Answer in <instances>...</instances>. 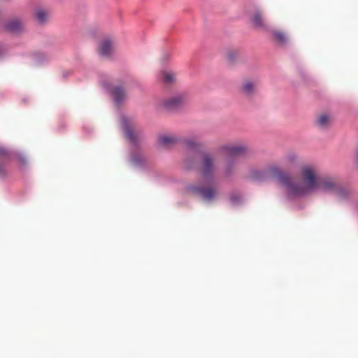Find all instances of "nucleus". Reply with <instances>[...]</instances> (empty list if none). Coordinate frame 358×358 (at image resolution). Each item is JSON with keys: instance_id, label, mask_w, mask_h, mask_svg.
<instances>
[{"instance_id": "4468645a", "label": "nucleus", "mask_w": 358, "mask_h": 358, "mask_svg": "<svg viewBox=\"0 0 358 358\" xmlns=\"http://www.w3.org/2000/svg\"><path fill=\"white\" fill-rule=\"evenodd\" d=\"M6 29L12 32H18L22 29V24L18 20H13L6 24Z\"/></svg>"}, {"instance_id": "6e6552de", "label": "nucleus", "mask_w": 358, "mask_h": 358, "mask_svg": "<svg viewBox=\"0 0 358 358\" xmlns=\"http://www.w3.org/2000/svg\"><path fill=\"white\" fill-rule=\"evenodd\" d=\"M299 164V158L294 154H289L287 155L282 161L281 166L283 169L280 168L282 171L286 172L291 171L294 169H295Z\"/></svg>"}, {"instance_id": "1a4fd4ad", "label": "nucleus", "mask_w": 358, "mask_h": 358, "mask_svg": "<svg viewBox=\"0 0 358 358\" xmlns=\"http://www.w3.org/2000/svg\"><path fill=\"white\" fill-rule=\"evenodd\" d=\"M122 126L124 130L127 138L132 143H136L139 138V134L136 133L129 125L127 119L123 117L121 120Z\"/></svg>"}, {"instance_id": "0eeeda50", "label": "nucleus", "mask_w": 358, "mask_h": 358, "mask_svg": "<svg viewBox=\"0 0 358 358\" xmlns=\"http://www.w3.org/2000/svg\"><path fill=\"white\" fill-rule=\"evenodd\" d=\"M187 100V96L185 94L176 95L164 101V106L167 109H174L185 103Z\"/></svg>"}, {"instance_id": "9b49d317", "label": "nucleus", "mask_w": 358, "mask_h": 358, "mask_svg": "<svg viewBox=\"0 0 358 358\" xmlns=\"http://www.w3.org/2000/svg\"><path fill=\"white\" fill-rule=\"evenodd\" d=\"M271 35L273 40L280 45H285L288 41L287 35L280 30H273Z\"/></svg>"}, {"instance_id": "b1692460", "label": "nucleus", "mask_w": 358, "mask_h": 358, "mask_svg": "<svg viewBox=\"0 0 358 358\" xmlns=\"http://www.w3.org/2000/svg\"><path fill=\"white\" fill-rule=\"evenodd\" d=\"M357 158H358V152H357Z\"/></svg>"}, {"instance_id": "39448f33", "label": "nucleus", "mask_w": 358, "mask_h": 358, "mask_svg": "<svg viewBox=\"0 0 358 358\" xmlns=\"http://www.w3.org/2000/svg\"><path fill=\"white\" fill-rule=\"evenodd\" d=\"M318 190L325 192L334 191L337 192L341 196L346 194V191L341 189L338 182L332 178H320L319 177Z\"/></svg>"}, {"instance_id": "ddd939ff", "label": "nucleus", "mask_w": 358, "mask_h": 358, "mask_svg": "<svg viewBox=\"0 0 358 358\" xmlns=\"http://www.w3.org/2000/svg\"><path fill=\"white\" fill-rule=\"evenodd\" d=\"M251 22L252 24L257 28H266L262 15L259 11H255L251 17Z\"/></svg>"}, {"instance_id": "6ab92c4d", "label": "nucleus", "mask_w": 358, "mask_h": 358, "mask_svg": "<svg viewBox=\"0 0 358 358\" xmlns=\"http://www.w3.org/2000/svg\"><path fill=\"white\" fill-rule=\"evenodd\" d=\"M36 16L40 23H43L47 20L48 13L43 10H38L36 13Z\"/></svg>"}, {"instance_id": "7ed1b4c3", "label": "nucleus", "mask_w": 358, "mask_h": 358, "mask_svg": "<svg viewBox=\"0 0 358 358\" xmlns=\"http://www.w3.org/2000/svg\"><path fill=\"white\" fill-rule=\"evenodd\" d=\"M185 193L194 196H200L204 200L210 201L213 200L217 194L216 188L211 186L200 187L194 184H189L185 187Z\"/></svg>"}, {"instance_id": "f8f14e48", "label": "nucleus", "mask_w": 358, "mask_h": 358, "mask_svg": "<svg viewBox=\"0 0 358 358\" xmlns=\"http://www.w3.org/2000/svg\"><path fill=\"white\" fill-rule=\"evenodd\" d=\"M112 48V42L110 40H105L100 44L99 48V52L101 55L107 57L110 54Z\"/></svg>"}, {"instance_id": "423d86ee", "label": "nucleus", "mask_w": 358, "mask_h": 358, "mask_svg": "<svg viewBox=\"0 0 358 358\" xmlns=\"http://www.w3.org/2000/svg\"><path fill=\"white\" fill-rule=\"evenodd\" d=\"M259 83L257 78H245L242 82L240 91L246 96H252L256 93Z\"/></svg>"}, {"instance_id": "f3484780", "label": "nucleus", "mask_w": 358, "mask_h": 358, "mask_svg": "<svg viewBox=\"0 0 358 358\" xmlns=\"http://www.w3.org/2000/svg\"><path fill=\"white\" fill-rule=\"evenodd\" d=\"M113 94L114 99L117 103L121 102L125 96L124 91L122 87H115L113 90Z\"/></svg>"}, {"instance_id": "f03ea898", "label": "nucleus", "mask_w": 358, "mask_h": 358, "mask_svg": "<svg viewBox=\"0 0 358 358\" xmlns=\"http://www.w3.org/2000/svg\"><path fill=\"white\" fill-rule=\"evenodd\" d=\"M247 150L248 148L244 145H227L220 147V151L229 158L223 169L224 176H231L236 170V162L232 159L245 155Z\"/></svg>"}, {"instance_id": "5701e85b", "label": "nucleus", "mask_w": 358, "mask_h": 358, "mask_svg": "<svg viewBox=\"0 0 358 358\" xmlns=\"http://www.w3.org/2000/svg\"><path fill=\"white\" fill-rule=\"evenodd\" d=\"M132 161L136 163V164H138L140 163V162H138V159H137V157L136 156H134L132 157Z\"/></svg>"}, {"instance_id": "20e7f679", "label": "nucleus", "mask_w": 358, "mask_h": 358, "mask_svg": "<svg viewBox=\"0 0 358 358\" xmlns=\"http://www.w3.org/2000/svg\"><path fill=\"white\" fill-rule=\"evenodd\" d=\"M199 169L205 180H213L215 166L214 159L210 154L203 155Z\"/></svg>"}, {"instance_id": "aec40b11", "label": "nucleus", "mask_w": 358, "mask_h": 358, "mask_svg": "<svg viewBox=\"0 0 358 358\" xmlns=\"http://www.w3.org/2000/svg\"><path fill=\"white\" fill-rule=\"evenodd\" d=\"M239 53L236 50H229L227 52V59L229 62H234L238 58Z\"/></svg>"}, {"instance_id": "a211bd4d", "label": "nucleus", "mask_w": 358, "mask_h": 358, "mask_svg": "<svg viewBox=\"0 0 358 358\" xmlns=\"http://www.w3.org/2000/svg\"><path fill=\"white\" fill-rule=\"evenodd\" d=\"M185 143L187 148H192L194 150H197V148L199 146V143L196 141V139H194L193 138L185 139Z\"/></svg>"}, {"instance_id": "dca6fc26", "label": "nucleus", "mask_w": 358, "mask_h": 358, "mask_svg": "<svg viewBox=\"0 0 358 358\" xmlns=\"http://www.w3.org/2000/svg\"><path fill=\"white\" fill-rule=\"evenodd\" d=\"M176 138L171 136H162L159 138V143L160 145L164 147H170L175 144Z\"/></svg>"}, {"instance_id": "f257e3e1", "label": "nucleus", "mask_w": 358, "mask_h": 358, "mask_svg": "<svg viewBox=\"0 0 358 358\" xmlns=\"http://www.w3.org/2000/svg\"><path fill=\"white\" fill-rule=\"evenodd\" d=\"M250 177L257 181L266 180L269 177L277 179L290 194L294 196H305L318 191L320 176L316 168L312 165L306 164L301 167L298 182H293L288 173L275 165L270 166L265 170H252Z\"/></svg>"}, {"instance_id": "4be33fe9", "label": "nucleus", "mask_w": 358, "mask_h": 358, "mask_svg": "<svg viewBox=\"0 0 358 358\" xmlns=\"http://www.w3.org/2000/svg\"><path fill=\"white\" fill-rule=\"evenodd\" d=\"M6 175V171H5L3 167L0 166V176L3 177V176H5Z\"/></svg>"}, {"instance_id": "2eb2a0df", "label": "nucleus", "mask_w": 358, "mask_h": 358, "mask_svg": "<svg viewBox=\"0 0 358 358\" xmlns=\"http://www.w3.org/2000/svg\"><path fill=\"white\" fill-rule=\"evenodd\" d=\"M161 80L166 84H171L176 80V73L169 71H164L160 73Z\"/></svg>"}, {"instance_id": "9d476101", "label": "nucleus", "mask_w": 358, "mask_h": 358, "mask_svg": "<svg viewBox=\"0 0 358 358\" xmlns=\"http://www.w3.org/2000/svg\"><path fill=\"white\" fill-rule=\"evenodd\" d=\"M332 122V115L327 113L320 114L316 119V124L321 129L328 128Z\"/></svg>"}, {"instance_id": "412c9836", "label": "nucleus", "mask_w": 358, "mask_h": 358, "mask_svg": "<svg viewBox=\"0 0 358 358\" xmlns=\"http://www.w3.org/2000/svg\"><path fill=\"white\" fill-rule=\"evenodd\" d=\"M7 155V151L3 148L0 147V156H6Z\"/></svg>"}]
</instances>
